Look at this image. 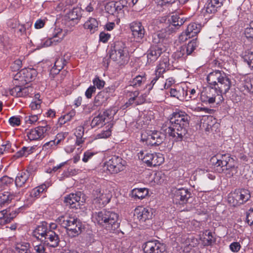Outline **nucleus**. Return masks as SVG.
Returning <instances> with one entry per match:
<instances>
[{"mask_svg": "<svg viewBox=\"0 0 253 253\" xmlns=\"http://www.w3.org/2000/svg\"><path fill=\"white\" fill-rule=\"evenodd\" d=\"M227 200L228 203L234 207L241 205V203H239V196L236 190L228 195Z\"/></svg>", "mask_w": 253, "mask_h": 253, "instance_id": "39", "label": "nucleus"}, {"mask_svg": "<svg viewBox=\"0 0 253 253\" xmlns=\"http://www.w3.org/2000/svg\"><path fill=\"white\" fill-rule=\"evenodd\" d=\"M9 123L10 125L13 126H17L21 124V119L19 116H13L9 118Z\"/></svg>", "mask_w": 253, "mask_h": 253, "instance_id": "58", "label": "nucleus"}, {"mask_svg": "<svg viewBox=\"0 0 253 253\" xmlns=\"http://www.w3.org/2000/svg\"><path fill=\"white\" fill-rule=\"evenodd\" d=\"M201 29V25L196 23H191L189 24L185 31L188 38H191L196 36L200 32Z\"/></svg>", "mask_w": 253, "mask_h": 253, "instance_id": "28", "label": "nucleus"}, {"mask_svg": "<svg viewBox=\"0 0 253 253\" xmlns=\"http://www.w3.org/2000/svg\"><path fill=\"white\" fill-rule=\"evenodd\" d=\"M6 210H8V211L7 213V216L6 217L5 221L6 223H9L14 218H15L17 216L18 212H17L16 209L13 210V208H8Z\"/></svg>", "mask_w": 253, "mask_h": 253, "instance_id": "46", "label": "nucleus"}, {"mask_svg": "<svg viewBox=\"0 0 253 253\" xmlns=\"http://www.w3.org/2000/svg\"><path fill=\"white\" fill-rule=\"evenodd\" d=\"M31 153V149H29L28 147H23L20 150L17 152L13 156L12 158L14 160H16L24 156H27Z\"/></svg>", "mask_w": 253, "mask_h": 253, "instance_id": "43", "label": "nucleus"}, {"mask_svg": "<svg viewBox=\"0 0 253 253\" xmlns=\"http://www.w3.org/2000/svg\"><path fill=\"white\" fill-rule=\"evenodd\" d=\"M112 127V126H111L110 127L106 128L105 130H103L101 133L98 134L99 138H106L111 135V128Z\"/></svg>", "mask_w": 253, "mask_h": 253, "instance_id": "59", "label": "nucleus"}, {"mask_svg": "<svg viewBox=\"0 0 253 253\" xmlns=\"http://www.w3.org/2000/svg\"><path fill=\"white\" fill-rule=\"evenodd\" d=\"M236 190L238 195L239 196V199L240 200L239 203L243 204L250 199L251 195L250 191L248 190L242 189Z\"/></svg>", "mask_w": 253, "mask_h": 253, "instance_id": "36", "label": "nucleus"}, {"mask_svg": "<svg viewBox=\"0 0 253 253\" xmlns=\"http://www.w3.org/2000/svg\"><path fill=\"white\" fill-rule=\"evenodd\" d=\"M209 85L216 89L222 95L230 89L232 82L230 78L223 71L215 70L210 73L207 78Z\"/></svg>", "mask_w": 253, "mask_h": 253, "instance_id": "3", "label": "nucleus"}, {"mask_svg": "<svg viewBox=\"0 0 253 253\" xmlns=\"http://www.w3.org/2000/svg\"><path fill=\"white\" fill-rule=\"evenodd\" d=\"M81 192L75 194L71 193L64 198V203L66 206L69 208L77 209L80 206L79 202L81 200Z\"/></svg>", "mask_w": 253, "mask_h": 253, "instance_id": "18", "label": "nucleus"}, {"mask_svg": "<svg viewBox=\"0 0 253 253\" xmlns=\"http://www.w3.org/2000/svg\"><path fill=\"white\" fill-rule=\"evenodd\" d=\"M126 48V46L124 42H116L114 50L110 53V58L120 65L125 64L127 60V53L125 52Z\"/></svg>", "mask_w": 253, "mask_h": 253, "instance_id": "7", "label": "nucleus"}, {"mask_svg": "<svg viewBox=\"0 0 253 253\" xmlns=\"http://www.w3.org/2000/svg\"><path fill=\"white\" fill-rule=\"evenodd\" d=\"M47 222H42L33 231V237L37 240H40L41 242L49 230L47 228Z\"/></svg>", "mask_w": 253, "mask_h": 253, "instance_id": "21", "label": "nucleus"}, {"mask_svg": "<svg viewBox=\"0 0 253 253\" xmlns=\"http://www.w3.org/2000/svg\"><path fill=\"white\" fill-rule=\"evenodd\" d=\"M162 52V48L159 45L151 46L147 53V63H153L160 56Z\"/></svg>", "mask_w": 253, "mask_h": 253, "instance_id": "19", "label": "nucleus"}, {"mask_svg": "<svg viewBox=\"0 0 253 253\" xmlns=\"http://www.w3.org/2000/svg\"><path fill=\"white\" fill-rule=\"evenodd\" d=\"M184 21L182 18H180L177 15H172L171 16V24L176 26H180L183 24Z\"/></svg>", "mask_w": 253, "mask_h": 253, "instance_id": "53", "label": "nucleus"}, {"mask_svg": "<svg viewBox=\"0 0 253 253\" xmlns=\"http://www.w3.org/2000/svg\"><path fill=\"white\" fill-rule=\"evenodd\" d=\"M13 179L7 176H4L0 179V185L2 187L12 183Z\"/></svg>", "mask_w": 253, "mask_h": 253, "instance_id": "57", "label": "nucleus"}, {"mask_svg": "<svg viewBox=\"0 0 253 253\" xmlns=\"http://www.w3.org/2000/svg\"><path fill=\"white\" fill-rule=\"evenodd\" d=\"M164 135L158 131L146 130L141 133V139L148 145H159L164 140Z\"/></svg>", "mask_w": 253, "mask_h": 253, "instance_id": "8", "label": "nucleus"}, {"mask_svg": "<svg viewBox=\"0 0 253 253\" xmlns=\"http://www.w3.org/2000/svg\"><path fill=\"white\" fill-rule=\"evenodd\" d=\"M139 160H142L148 167L160 166L164 162L163 155L161 153H150L147 151H141L137 154Z\"/></svg>", "mask_w": 253, "mask_h": 253, "instance_id": "6", "label": "nucleus"}, {"mask_svg": "<svg viewBox=\"0 0 253 253\" xmlns=\"http://www.w3.org/2000/svg\"><path fill=\"white\" fill-rule=\"evenodd\" d=\"M85 29L89 30L91 33H94L98 30V23L96 19L89 18L84 24Z\"/></svg>", "mask_w": 253, "mask_h": 253, "instance_id": "33", "label": "nucleus"}, {"mask_svg": "<svg viewBox=\"0 0 253 253\" xmlns=\"http://www.w3.org/2000/svg\"><path fill=\"white\" fill-rule=\"evenodd\" d=\"M204 234L203 242L205 246L211 245L215 242V239L212 236L211 232L206 230Z\"/></svg>", "mask_w": 253, "mask_h": 253, "instance_id": "41", "label": "nucleus"}, {"mask_svg": "<svg viewBox=\"0 0 253 253\" xmlns=\"http://www.w3.org/2000/svg\"><path fill=\"white\" fill-rule=\"evenodd\" d=\"M11 95L17 97H25L29 94V91L27 87H22L19 85H16L10 90Z\"/></svg>", "mask_w": 253, "mask_h": 253, "instance_id": "29", "label": "nucleus"}, {"mask_svg": "<svg viewBox=\"0 0 253 253\" xmlns=\"http://www.w3.org/2000/svg\"><path fill=\"white\" fill-rule=\"evenodd\" d=\"M112 194L107 190L97 189L94 193L93 201L98 203L100 207H104L110 201Z\"/></svg>", "mask_w": 253, "mask_h": 253, "instance_id": "15", "label": "nucleus"}, {"mask_svg": "<svg viewBox=\"0 0 253 253\" xmlns=\"http://www.w3.org/2000/svg\"><path fill=\"white\" fill-rule=\"evenodd\" d=\"M61 140V138L59 139L58 137H57L54 140L50 141L45 143L43 146L42 149L47 150L49 148L52 147L59 144Z\"/></svg>", "mask_w": 253, "mask_h": 253, "instance_id": "55", "label": "nucleus"}, {"mask_svg": "<svg viewBox=\"0 0 253 253\" xmlns=\"http://www.w3.org/2000/svg\"><path fill=\"white\" fill-rule=\"evenodd\" d=\"M41 242H42L44 245L54 248L58 246L59 239L58 236L54 231L49 230Z\"/></svg>", "mask_w": 253, "mask_h": 253, "instance_id": "17", "label": "nucleus"}, {"mask_svg": "<svg viewBox=\"0 0 253 253\" xmlns=\"http://www.w3.org/2000/svg\"><path fill=\"white\" fill-rule=\"evenodd\" d=\"M134 215L140 223H143L152 219L153 212L150 208L138 207L134 210Z\"/></svg>", "mask_w": 253, "mask_h": 253, "instance_id": "16", "label": "nucleus"}, {"mask_svg": "<svg viewBox=\"0 0 253 253\" xmlns=\"http://www.w3.org/2000/svg\"><path fill=\"white\" fill-rule=\"evenodd\" d=\"M199 45L197 39H193L188 42L187 45H182L183 50H185L187 55H191Z\"/></svg>", "mask_w": 253, "mask_h": 253, "instance_id": "34", "label": "nucleus"}, {"mask_svg": "<svg viewBox=\"0 0 253 253\" xmlns=\"http://www.w3.org/2000/svg\"><path fill=\"white\" fill-rule=\"evenodd\" d=\"M148 194V190L146 188H135L132 190V195L135 198L142 199Z\"/></svg>", "mask_w": 253, "mask_h": 253, "instance_id": "38", "label": "nucleus"}, {"mask_svg": "<svg viewBox=\"0 0 253 253\" xmlns=\"http://www.w3.org/2000/svg\"><path fill=\"white\" fill-rule=\"evenodd\" d=\"M185 91V99L186 101L189 100L190 99H195L197 97L196 90L194 88H188L186 87Z\"/></svg>", "mask_w": 253, "mask_h": 253, "instance_id": "48", "label": "nucleus"}, {"mask_svg": "<svg viewBox=\"0 0 253 253\" xmlns=\"http://www.w3.org/2000/svg\"><path fill=\"white\" fill-rule=\"evenodd\" d=\"M170 96L179 100L183 101L185 99V91L183 87L180 86H175L171 88L169 91Z\"/></svg>", "mask_w": 253, "mask_h": 253, "instance_id": "25", "label": "nucleus"}, {"mask_svg": "<svg viewBox=\"0 0 253 253\" xmlns=\"http://www.w3.org/2000/svg\"><path fill=\"white\" fill-rule=\"evenodd\" d=\"M211 160L216 161L215 164L217 168L216 170L219 173L224 172L228 177H232L237 172L236 162L229 154L222 155L220 159H217L216 156L213 157Z\"/></svg>", "mask_w": 253, "mask_h": 253, "instance_id": "4", "label": "nucleus"}, {"mask_svg": "<svg viewBox=\"0 0 253 253\" xmlns=\"http://www.w3.org/2000/svg\"><path fill=\"white\" fill-rule=\"evenodd\" d=\"M169 66V59L168 58H164L163 60L160 61L159 64L157 66L156 70L155 75L161 77L167 70H168Z\"/></svg>", "mask_w": 253, "mask_h": 253, "instance_id": "32", "label": "nucleus"}, {"mask_svg": "<svg viewBox=\"0 0 253 253\" xmlns=\"http://www.w3.org/2000/svg\"><path fill=\"white\" fill-rule=\"evenodd\" d=\"M31 175V172L27 170H24L19 172L15 178L16 185L18 187L23 186L26 183H28L32 180V178Z\"/></svg>", "mask_w": 253, "mask_h": 253, "instance_id": "20", "label": "nucleus"}, {"mask_svg": "<svg viewBox=\"0 0 253 253\" xmlns=\"http://www.w3.org/2000/svg\"><path fill=\"white\" fill-rule=\"evenodd\" d=\"M37 74V71L33 68L24 69L16 75L15 80L26 84L35 80Z\"/></svg>", "mask_w": 253, "mask_h": 253, "instance_id": "12", "label": "nucleus"}, {"mask_svg": "<svg viewBox=\"0 0 253 253\" xmlns=\"http://www.w3.org/2000/svg\"><path fill=\"white\" fill-rule=\"evenodd\" d=\"M49 186V183H43L39 186L34 188L30 192V196L35 198H39L42 193L46 191Z\"/></svg>", "mask_w": 253, "mask_h": 253, "instance_id": "31", "label": "nucleus"}, {"mask_svg": "<svg viewBox=\"0 0 253 253\" xmlns=\"http://www.w3.org/2000/svg\"><path fill=\"white\" fill-rule=\"evenodd\" d=\"M93 217L95 222L110 232H113L120 227L118 214L114 211L104 209L95 212Z\"/></svg>", "mask_w": 253, "mask_h": 253, "instance_id": "2", "label": "nucleus"}, {"mask_svg": "<svg viewBox=\"0 0 253 253\" xmlns=\"http://www.w3.org/2000/svg\"><path fill=\"white\" fill-rule=\"evenodd\" d=\"M22 61L20 59H18L14 61L12 65L11 68L13 71H16L19 70L22 67Z\"/></svg>", "mask_w": 253, "mask_h": 253, "instance_id": "62", "label": "nucleus"}, {"mask_svg": "<svg viewBox=\"0 0 253 253\" xmlns=\"http://www.w3.org/2000/svg\"><path fill=\"white\" fill-rule=\"evenodd\" d=\"M252 86V80L250 77L244 76L241 78L240 81V87L243 91L250 93Z\"/></svg>", "mask_w": 253, "mask_h": 253, "instance_id": "30", "label": "nucleus"}, {"mask_svg": "<svg viewBox=\"0 0 253 253\" xmlns=\"http://www.w3.org/2000/svg\"><path fill=\"white\" fill-rule=\"evenodd\" d=\"M168 34L166 30H162L154 33L152 36V43L153 45H159L163 42L167 38Z\"/></svg>", "mask_w": 253, "mask_h": 253, "instance_id": "27", "label": "nucleus"}, {"mask_svg": "<svg viewBox=\"0 0 253 253\" xmlns=\"http://www.w3.org/2000/svg\"><path fill=\"white\" fill-rule=\"evenodd\" d=\"M64 228L66 229L69 236L74 237L78 236L81 232V224L80 222L72 224H66Z\"/></svg>", "mask_w": 253, "mask_h": 253, "instance_id": "24", "label": "nucleus"}, {"mask_svg": "<svg viewBox=\"0 0 253 253\" xmlns=\"http://www.w3.org/2000/svg\"><path fill=\"white\" fill-rule=\"evenodd\" d=\"M189 121L190 117L185 112L176 111L162 125L161 130L175 141H180L187 133Z\"/></svg>", "mask_w": 253, "mask_h": 253, "instance_id": "1", "label": "nucleus"}, {"mask_svg": "<svg viewBox=\"0 0 253 253\" xmlns=\"http://www.w3.org/2000/svg\"><path fill=\"white\" fill-rule=\"evenodd\" d=\"M172 56L175 59H185L188 56L182 46L173 54Z\"/></svg>", "mask_w": 253, "mask_h": 253, "instance_id": "47", "label": "nucleus"}, {"mask_svg": "<svg viewBox=\"0 0 253 253\" xmlns=\"http://www.w3.org/2000/svg\"><path fill=\"white\" fill-rule=\"evenodd\" d=\"M110 37V34L104 32H101L99 34V40L103 43L107 42Z\"/></svg>", "mask_w": 253, "mask_h": 253, "instance_id": "61", "label": "nucleus"}, {"mask_svg": "<svg viewBox=\"0 0 253 253\" xmlns=\"http://www.w3.org/2000/svg\"><path fill=\"white\" fill-rule=\"evenodd\" d=\"M93 86H96L98 88L101 89L103 88L105 84V82L100 80L99 77H95L93 80Z\"/></svg>", "mask_w": 253, "mask_h": 253, "instance_id": "60", "label": "nucleus"}, {"mask_svg": "<svg viewBox=\"0 0 253 253\" xmlns=\"http://www.w3.org/2000/svg\"><path fill=\"white\" fill-rule=\"evenodd\" d=\"M139 94V92L137 90L131 92L129 94V99L128 101L126 102V107H128L130 105L133 104H135L136 97Z\"/></svg>", "mask_w": 253, "mask_h": 253, "instance_id": "51", "label": "nucleus"}, {"mask_svg": "<svg viewBox=\"0 0 253 253\" xmlns=\"http://www.w3.org/2000/svg\"><path fill=\"white\" fill-rule=\"evenodd\" d=\"M105 92H100L95 97L92 110L96 109V107L102 105L107 100V97L105 96Z\"/></svg>", "mask_w": 253, "mask_h": 253, "instance_id": "35", "label": "nucleus"}, {"mask_svg": "<svg viewBox=\"0 0 253 253\" xmlns=\"http://www.w3.org/2000/svg\"><path fill=\"white\" fill-rule=\"evenodd\" d=\"M126 161L121 157L117 156H113L106 163L107 169L110 173L116 174L125 169Z\"/></svg>", "mask_w": 253, "mask_h": 253, "instance_id": "10", "label": "nucleus"}, {"mask_svg": "<svg viewBox=\"0 0 253 253\" xmlns=\"http://www.w3.org/2000/svg\"><path fill=\"white\" fill-rule=\"evenodd\" d=\"M44 126H39L34 129H27L25 133L30 141L38 140L43 138L47 135L50 127L47 122H43Z\"/></svg>", "mask_w": 253, "mask_h": 253, "instance_id": "9", "label": "nucleus"}, {"mask_svg": "<svg viewBox=\"0 0 253 253\" xmlns=\"http://www.w3.org/2000/svg\"><path fill=\"white\" fill-rule=\"evenodd\" d=\"M38 120V115H31L25 117V122L27 124H34Z\"/></svg>", "mask_w": 253, "mask_h": 253, "instance_id": "54", "label": "nucleus"}, {"mask_svg": "<svg viewBox=\"0 0 253 253\" xmlns=\"http://www.w3.org/2000/svg\"><path fill=\"white\" fill-rule=\"evenodd\" d=\"M129 28L134 40L136 42H141L146 33L145 28L141 22L137 21H133L129 24Z\"/></svg>", "mask_w": 253, "mask_h": 253, "instance_id": "14", "label": "nucleus"}, {"mask_svg": "<svg viewBox=\"0 0 253 253\" xmlns=\"http://www.w3.org/2000/svg\"><path fill=\"white\" fill-rule=\"evenodd\" d=\"M246 221L249 225L253 226V210H250L247 213Z\"/></svg>", "mask_w": 253, "mask_h": 253, "instance_id": "64", "label": "nucleus"}, {"mask_svg": "<svg viewBox=\"0 0 253 253\" xmlns=\"http://www.w3.org/2000/svg\"><path fill=\"white\" fill-rule=\"evenodd\" d=\"M172 193L173 201L180 205L186 204L191 195L190 192L187 189L184 188H173Z\"/></svg>", "mask_w": 253, "mask_h": 253, "instance_id": "11", "label": "nucleus"}, {"mask_svg": "<svg viewBox=\"0 0 253 253\" xmlns=\"http://www.w3.org/2000/svg\"><path fill=\"white\" fill-rule=\"evenodd\" d=\"M143 250L145 253H164L166 246L158 240H151L143 244Z\"/></svg>", "mask_w": 253, "mask_h": 253, "instance_id": "13", "label": "nucleus"}, {"mask_svg": "<svg viewBox=\"0 0 253 253\" xmlns=\"http://www.w3.org/2000/svg\"><path fill=\"white\" fill-rule=\"evenodd\" d=\"M79 12L80 10L78 8H73L72 10L66 13L65 20L78 21L80 17Z\"/></svg>", "mask_w": 253, "mask_h": 253, "instance_id": "37", "label": "nucleus"}, {"mask_svg": "<svg viewBox=\"0 0 253 253\" xmlns=\"http://www.w3.org/2000/svg\"><path fill=\"white\" fill-rule=\"evenodd\" d=\"M11 146V145L9 141H6L3 142L0 145V153L3 154L4 152L6 151L8 152H10Z\"/></svg>", "mask_w": 253, "mask_h": 253, "instance_id": "56", "label": "nucleus"}, {"mask_svg": "<svg viewBox=\"0 0 253 253\" xmlns=\"http://www.w3.org/2000/svg\"><path fill=\"white\" fill-rule=\"evenodd\" d=\"M146 80L145 74H144L143 76L138 75L130 82V85L133 87L140 86L143 83L146 82Z\"/></svg>", "mask_w": 253, "mask_h": 253, "instance_id": "40", "label": "nucleus"}, {"mask_svg": "<svg viewBox=\"0 0 253 253\" xmlns=\"http://www.w3.org/2000/svg\"><path fill=\"white\" fill-rule=\"evenodd\" d=\"M218 92V91L215 87L209 85L208 87L205 88L201 92V100L202 102L209 104L214 103H216L217 104L221 103L224 100V98L223 95Z\"/></svg>", "mask_w": 253, "mask_h": 253, "instance_id": "5", "label": "nucleus"}, {"mask_svg": "<svg viewBox=\"0 0 253 253\" xmlns=\"http://www.w3.org/2000/svg\"><path fill=\"white\" fill-rule=\"evenodd\" d=\"M30 245L28 243H20L16 246V253H30L29 248Z\"/></svg>", "mask_w": 253, "mask_h": 253, "instance_id": "42", "label": "nucleus"}, {"mask_svg": "<svg viewBox=\"0 0 253 253\" xmlns=\"http://www.w3.org/2000/svg\"><path fill=\"white\" fill-rule=\"evenodd\" d=\"M116 111L115 110L109 109L104 111L102 113H100L102 118H104V120L106 122H108L115 114Z\"/></svg>", "mask_w": 253, "mask_h": 253, "instance_id": "45", "label": "nucleus"}, {"mask_svg": "<svg viewBox=\"0 0 253 253\" xmlns=\"http://www.w3.org/2000/svg\"><path fill=\"white\" fill-rule=\"evenodd\" d=\"M106 122L104 120V118H102V116L99 114L97 116L94 117L91 121V126H102L105 124Z\"/></svg>", "mask_w": 253, "mask_h": 253, "instance_id": "49", "label": "nucleus"}, {"mask_svg": "<svg viewBox=\"0 0 253 253\" xmlns=\"http://www.w3.org/2000/svg\"><path fill=\"white\" fill-rule=\"evenodd\" d=\"M15 194L11 193L9 191L1 190L0 191V209L2 206H6L10 204L14 199Z\"/></svg>", "mask_w": 253, "mask_h": 253, "instance_id": "22", "label": "nucleus"}, {"mask_svg": "<svg viewBox=\"0 0 253 253\" xmlns=\"http://www.w3.org/2000/svg\"><path fill=\"white\" fill-rule=\"evenodd\" d=\"M78 21L65 20V27H64V35L68 34L74 30L75 25Z\"/></svg>", "mask_w": 253, "mask_h": 253, "instance_id": "44", "label": "nucleus"}, {"mask_svg": "<svg viewBox=\"0 0 253 253\" xmlns=\"http://www.w3.org/2000/svg\"><path fill=\"white\" fill-rule=\"evenodd\" d=\"M223 0H208L206 7V12L209 14L216 12L223 4Z\"/></svg>", "mask_w": 253, "mask_h": 253, "instance_id": "23", "label": "nucleus"}, {"mask_svg": "<svg viewBox=\"0 0 253 253\" xmlns=\"http://www.w3.org/2000/svg\"><path fill=\"white\" fill-rule=\"evenodd\" d=\"M244 34L247 39L253 40V28L251 27L247 28L245 30Z\"/></svg>", "mask_w": 253, "mask_h": 253, "instance_id": "63", "label": "nucleus"}, {"mask_svg": "<svg viewBox=\"0 0 253 253\" xmlns=\"http://www.w3.org/2000/svg\"><path fill=\"white\" fill-rule=\"evenodd\" d=\"M244 59L251 70H253V51L248 50L245 55Z\"/></svg>", "mask_w": 253, "mask_h": 253, "instance_id": "50", "label": "nucleus"}, {"mask_svg": "<svg viewBox=\"0 0 253 253\" xmlns=\"http://www.w3.org/2000/svg\"><path fill=\"white\" fill-rule=\"evenodd\" d=\"M116 1H111L110 2H108L106 6L105 9L107 11V12L112 15H115L116 14Z\"/></svg>", "mask_w": 253, "mask_h": 253, "instance_id": "52", "label": "nucleus"}, {"mask_svg": "<svg viewBox=\"0 0 253 253\" xmlns=\"http://www.w3.org/2000/svg\"><path fill=\"white\" fill-rule=\"evenodd\" d=\"M126 1L124 0L116 1V14L115 15L118 17L117 23L119 24L120 21V18L124 17L125 11L124 8H127Z\"/></svg>", "mask_w": 253, "mask_h": 253, "instance_id": "26", "label": "nucleus"}]
</instances>
